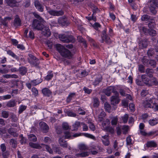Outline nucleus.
Returning <instances> with one entry per match:
<instances>
[{"label":"nucleus","instance_id":"nucleus-1","mask_svg":"<svg viewBox=\"0 0 158 158\" xmlns=\"http://www.w3.org/2000/svg\"><path fill=\"white\" fill-rule=\"evenodd\" d=\"M57 50L63 56L69 59L72 57L71 52L68 49L60 44H57L56 45Z\"/></svg>","mask_w":158,"mask_h":158},{"label":"nucleus","instance_id":"nucleus-2","mask_svg":"<svg viewBox=\"0 0 158 158\" xmlns=\"http://www.w3.org/2000/svg\"><path fill=\"white\" fill-rule=\"evenodd\" d=\"M59 38L60 40L64 43H73L75 41V38L72 35L67 33L59 34Z\"/></svg>","mask_w":158,"mask_h":158},{"label":"nucleus","instance_id":"nucleus-3","mask_svg":"<svg viewBox=\"0 0 158 158\" xmlns=\"http://www.w3.org/2000/svg\"><path fill=\"white\" fill-rule=\"evenodd\" d=\"M45 21L43 19L41 20L35 19L33 20L32 26L33 29L38 31H41L44 27Z\"/></svg>","mask_w":158,"mask_h":158},{"label":"nucleus","instance_id":"nucleus-4","mask_svg":"<svg viewBox=\"0 0 158 158\" xmlns=\"http://www.w3.org/2000/svg\"><path fill=\"white\" fill-rule=\"evenodd\" d=\"M157 7H158V0H150L149 8L150 12L154 15L156 13V9Z\"/></svg>","mask_w":158,"mask_h":158},{"label":"nucleus","instance_id":"nucleus-5","mask_svg":"<svg viewBox=\"0 0 158 158\" xmlns=\"http://www.w3.org/2000/svg\"><path fill=\"white\" fill-rule=\"evenodd\" d=\"M46 9L48 13L50 15L54 16H59L63 15L64 14V11L61 10H53L49 7L46 6Z\"/></svg>","mask_w":158,"mask_h":158},{"label":"nucleus","instance_id":"nucleus-6","mask_svg":"<svg viewBox=\"0 0 158 158\" xmlns=\"http://www.w3.org/2000/svg\"><path fill=\"white\" fill-rule=\"evenodd\" d=\"M140 32L142 31L146 35L151 36H155L157 35L156 31L153 29L147 28L145 27H143L140 29Z\"/></svg>","mask_w":158,"mask_h":158},{"label":"nucleus","instance_id":"nucleus-7","mask_svg":"<svg viewBox=\"0 0 158 158\" xmlns=\"http://www.w3.org/2000/svg\"><path fill=\"white\" fill-rule=\"evenodd\" d=\"M29 57L27 58L28 62L32 66L35 67H38L40 61L38 59L32 54H29Z\"/></svg>","mask_w":158,"mask_h":158},{"label":"nucleus","instance_id":"nucleus-8","mask_svg":"<svg viewBox=\"0 0 158 158\" xmlns=\"http://www.w3.org/2000/svg\"><path fill=\"white\" fill-rule=\"evenodd\" d=\"M114 96H112L110 97V102L111 104L113 105L118 104L120 102V100L119 99V94L116 91L114 92Z\"/></svg>","mask_w":158,"mask_h":158},{"label":"nucleus","instance_id":"nucleus-9","mask_svg":"<svg viewBox=\"0 0 158 158\" xmlns=\"http://www.w3.org/2000/svg\"><path fill=\"white\" fill-rule=\"evenodd\" d=\"M101 37L102 38V43H103L104 41H105L107 44H110L111 42L110 38L106 34V29L102 31Z\"/></svg>","mask_w":158,"mask_h":158},{"label":"nucleus","instance_id":"nucleus-10","mask_svg":"<svg viewBox=\"0 0 158 158\" xmlns=\"http://www.w3.org/2000/svg\"><path fill=\"white\" fill-rule=\"evenodd\" d=\"M116 91L115 87L114 86H109L106 89L103 90V93L108 96H110L112 92L114 93V92Z\"/></svg>","mask_w":158,"mask_h":158},{"label":"nucleus","instance_id":"nucleus-11","mask_svg":"<svg viewBox=\"0 0 158 158\" xmlns=\"http://www.w3.org/2000/svg\"><path fill=\"white\" fill-rule=\"evenodd\" d=\"M139 48L143 49L146 48L148 45V40L146 39L139 40Z\"/></svg>","mask_w":158,"mask_h":158},{"label":"nucleus","instance_id":"nucleus-12","mask_svg":"<svg viewBox=\"0 0 158 158\" xmlns=\"http://www.w3.org/2000/svg\"><path fill=\"white\" fill-rule=\"evenodd\" d=\"M39 125L41 130L44 133H46L48 131L49 127L46 123L41 122L40 123Z\"/></svg>","mask_w":158,"mask_h":158},{"label":"nucleus","instance_id":"nucleus-13","mask_svg":"<svg viewBox=\"0 0 158 158\" xmlns=\"http://www.w3.org/2000/svg\"><path fill=\"white\" fill-rule=\"evenodd\" d=\"M42 31V34L44 36L48 37L51 35V32L49 28L45 26L41 30Z\"/></svg>","mask_w":158,"mask_h":158},{"label":"nucleus","instance_id":"nucleus-14","mask_svg":"<svg viewBox=\"0 0 158 158\" xmlns=\"http://www.w3.org/2000/svg\"><path fill=\"white\" fill-rule=\"evenodd\" d=\"M7 5L12 7H18L19 4L16 0H6Z\"/></svg>","mask_w":158,"mask_h":158},{"label":"nucleus","instance_id":"nucleus-15","mask_svg":"<svg viewBox=\"0 0 158 158\" xmlns=\"http://www.w3.org/2000/svg\"><path fill=\"white\" fill-rule=\"evenodd\" d=\"M58 22L62 26H67L69 24V22L66 18L61 17L58 19Z\"/></svg>","mask_w":158,"mask_h":158},{"label":"nucleus","instance_id":"nucleus-16","mask_svg":"<svg viewBox=\"0 0 158 158\" xmlns=\"http://www.w3.org/2000/svg\"><path fill=\"white\" fill-rule=\"evenodd\" d=\"M34 6L37 10L40 12L44 11V7L40 2L38 0H35L34 2Z\"/></svg>","mask_w":158,"mask_h":158},{"label":"nucleus","instance_id":"nucleus-17","mask_svg":"<svg viewBox=\"0 0 158 158\" xmlns=\"http://www.w3.org/2000/svg\"><path fill=\"white\" fill-rule=\"evenodd\" d=\"M141 78L142 81L146 85L148 86H151V84H149V79L147 77V76L146 75H142L141 76Z\"/></svg>","mask_w":158,"mask_h":158},{"label":"nucleus","instance_id":"nucleus-18","mask_svg":"<svg viewBox=\"0 0 158 158\" xmlns=\"http://www.w3.org/2000/svg\"><path fill=\"white\" fill-rule=\"evenodd\" d=\"M42 91L43 95L49 97L52 94V92L49 89L47 88L43 89H42Z\"/></svg>","mask_w":158,"mask_h":158},{"label":"nucleus","instance_id":"nucleus-19","mask_svg":"<svg viewBox=\"0 0 158 158\" xmlns=\"http://www.w3.org/2000/svg\"><path fill=\"white\" fill-rule=\"evenodd\" d=\"M152 102V101L151 99L146 100L143 102V106L145 108H153V106L151 107V103Z\"/></svg>","mask_w":158,"mask_h":158},{"label":"nucleus","instance_id":"nucleus-20","mask_svg":"<svg viewBox=\"0 0 158 158\" xmlns=\"http://www.w3.org/2000/svg\"><path fill=\"white\" fill-rule=\"evenodd\" d=\"M155 22V21L152 18L150 19V20L149 21L148 24V27L149 28V29H153L156 27V24Z\"/></svg>","mask_w":158,"mask_h":158},{"label":"nucleus","instance_id":"nucleus-21","mask_svg":"<svg viewBox=\"0 0 158 158\" xmlns=\"http://www.w3.org/2000/svg\"><path fill=\"white\" fill-rule=\"evenodd\" d=\"M59 143L60 145L63 148H67L68 144L66 141L62 138H60L59 139Z\"/></svg>","mask_w":158,"mask_h":158},{"label":"nucleus","instance_id":"nucleus-22","mask_svg":"<svg viewBox=\"0 0 158 158\" xmlns=\"http://www.w3.org/2000/svg\"><path fill=\"white\" fill-rule=\"evenodd\" d=\"M10 19V18L9 17H5L3 19H2L1 21V24L3 25L5 27H6L8 21Z\"/></svg>","mask_w":158,"mask_h":158},{"label":"nucleus","instance_id":"nucleus-23","mask_svg":"<svg viewBox=\"0 0 158 158\" xmlns=\"http://www.w3.org/2000/svg\"><path fill=\"white\" fill-rule=\"evenodd\" d=\"M8 132L14 137H17L18 134L15 132V129L14 128H10L7 130Z\"/></svg>","mask_w":158,"mask_h":158},{"label":"nucleus","instance_id":"nucleus-24","mask_svg":"<svg viewBox=\"0 0 158 158\" xmlns=\"http://www.w3.org/2000/svg\"><path fill=\"white\" fill-rule=\"evenodd\" d=\"M154 73L153 70L152 69L147 68L146 70V73L147 74V76L149 77H153V74Z\"/></svg>","mask_w":158,"mask_h":158},{"label":"nucleus","instance_id":"nucleus-25","mask_svg":"<svg viewBox=\"0 0 158 158\" xmlns=\"http://www.w3.org/2000/svg\"><path fill=\"white\" fill-rule=\"evenodd\" d=\"M7 54L11 56L12 57L15 59L17 60H19V57L18 56L16 55L12 51L10 50H8L7 51Z\"/></svg>","mask_w":158,"mask_h":158},{"label":"nucleus","instance_id":"nucleus-26","mask_svg":"<svg viewBox=\"0 0 158 158\" xmlns=\"http://www.w3.org/2000/svg\"><path fill=\"white\" fill-rule=\"evenodd\" d=\"M19 70V73L22 75H25L27 71V69L25 67H20Z\"/></svg>","mask_w":158,"mask_h":158},{"label":"nucleus","instance_id":"nucleus-27","mask_svg":"<svg viewBox=\"0 0 158 158\" xmlns=\"http://www.w3.org/2000/svg\"><path fill=\"white\" fill-rule=\"evenodd\" d=\"M6 105L9 107H13L16 105L15 102V100H11L7 102Z\"/></svg>","mask_w":158,"mask_h":158},{"label":"nucleus","instance_id":"nucleus-28","mask_svg":"<svg viewBox=\"0 0 158 158\" xmlns=\"http://www.w3.org/2000/svg\"><path fill=\"white\" fill-rule=\"evenodd\" d=\"M28 139L30 141L36 142L37 140V138L36 136L33 134H30L28 135Z\"/></svg>","mask_w":158,"mask_h":158},{"label":"nucleus","instance_id":"nucleus-29","mask_svg":"<svg viewBox=\"0 0 158 158\" xmlns=\"http://www.w3.org/2000/svg\"><path fill=\"white\" fill-rule=\"evenodd\" d=\"M146 144L148 147H155L157 145L156 143L153 141L148 142Z\"/></svg>","mask_w":158,"mask_h":158},{"label":"nucleus","instance_id":"nucleus-30","mask_svg":"<svg viewBox=\"0 0 158 158\" xmlns=\"http://www.w3.org/2000/svg\"><path fill=\"white\" fill-rule=\"evenodd\" d=\"M141 61L143 64L147 67L148 66L149 60L146 56H143L141 59Z\"/></svg>","mask_w":158,"mask_h":158},{"label":"nucleus","instance_id":"nucleus-31","mask_svg":"<svg viewBox=\"0 0 158 158\" xmlns=\"http://www.w3.org/2000/svg\"><path fill=\"white\" fill-rule=\"evenodd\" d=\"M75 95L76 93H70L67 98V102H69L72 98L75 97Z\"/></svg>","mask_w":158,"mask_h":158},{"label":"nucleus","instance_id":"nucleus-32","mask_svg":"<svg viewBox=\"0 0 158 158\" xmlns=\"http://www.w3.org/2000/svg\"><path fill=\"white\" fill-rule=\"evenodd\" d=\"M17 142L16 140L13 139H12L10 140V143L11 145L12 148H15L17 146Z\"/></svg>","mask_w":158,"mask_h":158},{"label":"nucleus","instance_id":"nucleus-33","mask_svg":"<svg viewBox=\"0 0 158 158\" xmlns=\"http://www.w3.org/2000/svg\"><path fill=\"white\" fill-rule=\"evenodd\" d=\"M80 126V122H76L73 125V129L72 131H74L77 130L79 127Z\"/></svg>","mask_w":158,"mask_h":158},{"label":"nucleus","instance_id":"nucleus-34","mask_svg":"<svg viewBox=\"0 0 158 158\" xmlns=\"http://www.w3.org/2000/svg\"><path fill=\"white\" fill-rule=\"evenodd\" d=\"M104 108L108 112L110 113V110L111 107L110 104L108 103L107 102H105L104 104Z\"/></svg>","mask_w":158,"mask_h":158},{"label":"nucleus","instance_id":"nucleus-35","mask_svg":"<svg viewBox=\"0 0 158 158\" xmlns=\"http://www.w3.org/2000/svg\"><path fill=\"white\" fill-rule=\"evenodd\" d=\"M150 65L153 68H155L156 67V62L155 60H151L149 61L148 63V66Z\"/></svg>","mask_w":158,"mask_h":158},{"label":"nucleus","instance_id":"nucleus-36","mask_svg":"<svg viewBox=\"0 0 158 158\" xmlns=\"http://www.w3.org/2000/svg\"><path fill=\"white\" fill-rule=\"evenodd\" d=\"M105 130L106 131L112 134H113L114 132V129L109 126L106 127L105 128Z\"/></svg>","mask_w":158,"mask_h":158},{"label":"nucleus","instance_id":"nucleus-37","mask_svg":"<svg viewBox=\"0 0 158 158\" xmlns=\"http://www.w3.org/2000/svg\"><path fill=\"white\" fill-rule=\"evenodd\" d=\"M149 123L150 125L152 126H153L156 124L158 123L157 119L155 118V119H150L149 121Z\"/></svg>","mask_w":158,"mask_h":158},{"label":"nucleus","instance_id":"nucleus-38","mask_svg":"<svg viewBox=\"0 0 158 158\" xmlns=\"http://www.w3.org/2000/svg\"><path fill=\"white\" fill-rule=\"evenodd\" d=\"M105 115L106 114L104 112L102 111L101 112L98 117L99 121L100 122H101L103 121L104 117L105 116Z\"/></svg>","mask_w":158,"mask_h":158},{"label":"nucleus","instance_id":"nucleus-39","mask_svg":"<svg viewBox=\"0 0 158 158\" xmlns=\"http://www.w3.org/2000/svg\"><path fill=\"white\" fill-rule=\"evenodd\" d=\"M151 19L150 18V16L148 15H143L141 17L142 20L144 21L148 20L149 21Z\"/></svg>","mask_w":158,"mask_h":158},{"label":"nucleus","instance_id":"nucleus-40","mask_svg":"<svg viewBox=\"0 0 158 158\" xmlns=\"http://www.w3.org/2000/svg\"><path fill=\"white\" fill-rule=\"evenodd\" d=\"M155 52L153 48H150L149 49L147 52V55L149 57H150L153 56Z\"/></svg>","mask_w":158,"mask_h":158},{"label":"nucleus","instance_id":"nucleus-41","mask_svg":"<svg viewBox=\"0 0 158 158\" xmlns=\"http://www.w3.org/2000/svg\"><path fill=\"white\" fill-rule=\"evenodd\" d=\"M129 129V127L127 125H123L121 127L122 130H123V133L124 134L127 133Z\"/></svg>","mask_w":158,"mask_h":158},{"label":"nucleus","instance_id":"nucleus-42","mask_svg":"<svg viewBox=\"0 0 158 158\" xmlns=\"http://www.w3.org/2000/svg\"><path fill=\"white\" fill-rule=\"evenodd\" d=\"M94 99L93 106L94 107H98L99 104V102L98 98H94Z\"/></svg>","mask_w":158,"mask_h":158},{"label":"nucleus","instance_id":"nucleus-43","mask_svg":"<svg viewBox=\"0 0 158 158\" xmlns=\"http://www.w3.org/2000/svg\"><path fill=\"white\" fill-rule=\"evenodd\" d=\"M102 80L101 77L96 78L95 80L93 82V85L95 86L97 85L100 82H101Z\"/></svg>","mask_w":158,"mask_h":158},{"label":"nucleus","instance_id":"nucleus-44","mask_svg":"<svg viewBox=\"0 0 158 158\" xmlns=\"http://www.w3.org/2000/svg\"><path fill=\"white\" fill-rule=\"evenodd\" d=\"M29 144L31 147L33 148L39 149L40 147V146L39 144L32 142L29 143Z\"/></svg>","mask_w":158,"mask_h":158},{"label":"nucleus","instance_id":"nucleus-45","mask_svg":"<svg viewBox=\"0 0 158 158\" xmlns=\"http://www.w3.org/2000/svg\"><path fill=\"white\" fill-rule=\"evenodd\" d=\"M9 112L3 111L1 113V116L4 118H7L9 117Z\"/></svg>","mask_w":158,"mask_h":158},{"label":"nucleus","instance_id":"nucleus-46","mask_svg":"<svg viewBox=\"0 0 158 158\" xmlns=\"http://www.w3.org/2000/svg\"><path fill=\"white\" fill-rule=\"evenodd\" d=\"M119 92L120 95L123 96H125L127 95H128V94H126V93L125 91L124 90V89H120ZM129 96L131 98H129V99L131 100V95H129Z\"/></svg>","mask_w":158,"mask_h":158},{"label":"nucleus","instance_id":"nucleus-47","mask_svg":"<svg viewBox=\"0 0 158 158\" xmlns=\"http://www.w3.org/2000/svg\"><path fill=\"white\" fill-rule=\"evenodd\" d=\"M15 25V26H20L21 20L19 18L15 19L14 20Z\"/></svg>","mask_w":158,"mask_h":158},{"label":"nucleus","instance_id":"nucleus-48","mask_svg":"<svg viewBox=\"0 0 158 158\" xmlns=\"http://www.w3.org/2000/svg\"><path fill=\"white\" fill-rule=\"evenodd\" d=\"M27 108V106H23V105H21L19 108V114H21Z\"/></svg>","mask_w":158,"mask_h":158},{"label":"nucleus","instance_id":"nucleus-49","mask_svg":"<svg viewBox=\"0 0 158 158\" xmlns=\"http://www.w3.org/2000/svg\"><path fill=\"white\" fill-rule=\"evenodd\" d=\"M2 154L3 158H8L9 155V152L8 151H6L2 152Z\"/></svg>","mask_w":158,"mask_h":158},{"label":"nucleus","instance_id":"nucleus-50","mask_svg":"<svg viewBox=\"0 0 158 158\" xmlns=\"http://www.w3.org/2000/svg\"><path fill=\"white\" fill-rule=\"evenodd\" d=\"M89 155V153L88 152H82L77 154V156H81L82 157L87 156H88Z\"/></svg>","mask_w":158,"mask_h":158},{"label":"nucleus","instance_id":"nucleus-51","mask_svg":"<svg viewBox=\"0 0 158 158\" xmlns=\"http://www.w3.org/2000/svg\"><path fill=\"white\" fill-rule=\"evenodd\" d=\"M128 118V115L127 114H125L123 116H122V118L123 120V122L124 123H126L127 121Z\"/></svg>","mask_w":158,"mask_h":158},{"label":"nucleus","instance_id":"nucleus-52","mask_svg":"<svg viewBox=\"0 0 158 158\" xmlns=\"http://www.w3.org/2000/svg\"><path fill=\"white\" fill-rule=\"evenodd\" d=\"M42 81H38L37 79L31 81V82L33 86H36L39 84Z\"/></svg>","mask_w":158,"mask_h":158},{"label":"nucleus","instance_id":"nucleus-53","mask_svg":"<svg viewBox=\"0 0 158 158\" xmlns=\"http://www.w3.org/2000/svg\"><path fill=\"white\" fill-rule=\"evenodd\" d=\"M53 149L54 152L58 154H60L61 153L59 147H54L53 148Z\"/></svg>","mask_w":158,"mask_h":158},{"label":"nucleus","instance_id":"nucleus-54","mask_svg":"<svg viewBox=\"0 0 158 158\" xmlns=\"http://www.w3.org/2000/svg\"><path fill=\"white\" fill-rule=\"evenodd\" d=\"M83 134L84 136L86 137L92 139H95V136L91 134L87 133H84Z\"/></svg>","mask_w":158,"mask_h":158},{"label":"nucleus","instance_id":"nucleus-55","mask_svg":"<svg viewBox=\"0 0 158 158\" xmlns=\"http://www.w3.org/2000/svg\"><path fill=\"white\" fill-rule=\"evenodd\" d=\"M83 134L84 136L86 137L92 139H95V136L91 134L87 133H84Z\"/></svg>","mask_w":158,"mask_h":158},{"label":"nucleus","instance_id":"nucleus-56","mask_svg":"<svg viewBox=\"0 0 158 158\" xmlns=\"http://www.w3.org/2000/svg\"><path fill=\"white\" fill-rule=\"evenodd\" d=\"M132 139L130 136H128L126 139L127 145H131L132 144L131 142Z\"/></svg>","mask_w":158,"mask_h":158},{"label":"nucleus","instance_id":"nucleus-57","mask_svg":"<svg viewBox=\"0 0 158 158\" xmlns=\"http://www.w3.org/2000/svg\"><path fill=\"white\" fill-rule=\"evenodd\" d=\"M44 148H45L47 151L48 152L50 153H52V150L47 145L44 144Z\"/></svg>","mask_w":158,"mask_h":158},{"label":"nucleus","instance_id":"nucleus-58","mask_svg":"<svg viewBox=\"0 0 158 158\" xmlns=\"http://www.w3.org/2000/svg\"><path fill=\"white\" fill-rule=\"evenodd\" d=\"M118 119L116 117H114L112 119L111 121V124L113 125H117Z\"/></svg>","mask_w":158,"mask_h":158},{"label":"nucleus","instance_id":"nucleus-59","mask_svg":"<svg viewBox=\"0 0 158 158\" xmlns=\"http://www.w3.org/2000/svg\"><path fill=\"white\" fill-rule=\"evenodd\" d=\"M62 128L64 130H67L70 129L67 123H64L62 124Z\"/></svg>","mask_w":158,"mask_h":158},{"label":"nucleus","instance_id":"nucleus-60","mask_svg":"<svg viewBox=\"0 0 158 158\" xmlns=\"http://www.w3.org/2000/svg\"><path fill=\"white\" fill-rule=\"evenodd\" d=\"M64 134L65 135L64 138L65 139H69L71 137V135H70V132L68 131H65L64 132Z\"/></svg>","mask_w":158,"mask_h":158},{"label":"nucleus","instance_id":"nucleus-61","mask_svg":"<svg viewBox=\"0 0 158 158\" xmlns=\"http://www.w3.org/2000/svg\"><path fill=\"white\" fill-rule=\"evenodd\" d=\"M27 139L25 137H23L22 139H21L19 142L20 143L22 144H25L27 143Z\"/></svg>","mask_w":158,"mask_h":158},{"label":"nucleus","instance_id":"nucleus-62","mask_svg":"<svg viewBox=\"0 0 158 158\" xmlns=\"http://www.w3.org/2000/svg\"><path fill=\"white\" fill-rule=\"evenodd\" d=\"M33 15L35 17V18L38 19L37 20H41V19H43L39 15H38L36 12H35L33 13Z\"/></svg>","mask_w":158,"mask_h":158},{"label":"nucleus","instance_id":"nucleus-63","mask_svg":"<svg viewBox=\"0 0 158 158\" xmlns=\"http://www.w3.org/2000/svg\"><path fill=\"white\" fill-rule=\"evenodd\" d=\"M32 92L34 94L35 96H37L38 94V91L35 87H33L31 89Z\"/></svg>","mask_w":158,"mask_h":158},{"label":"nucleus","instance_id":"nucleus-64","mask_svg":"<svg viewBox=\"0 0 158 158\" xmlns=\"http://www.w3.org/2000/svg\"><path fill=\"white\" fill-rule=\"evenodd\" d=\"M144 67L143 65L140 64L139 65V70L141 73L144 72Z\"/></svg>","mask_w":158,"mask_h":158}]
</instances>
